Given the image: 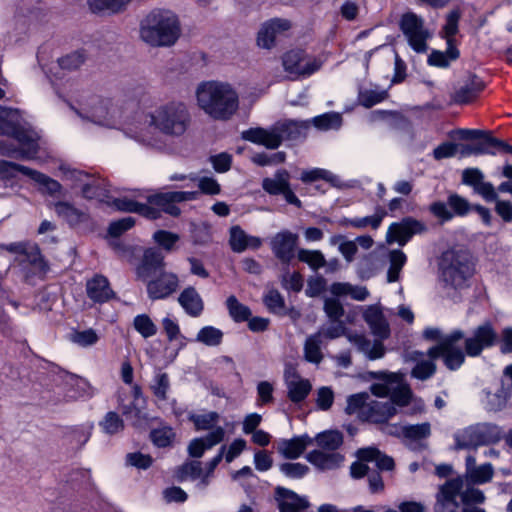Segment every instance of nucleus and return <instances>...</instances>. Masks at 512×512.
I'll use <instances>...</instances> for the list:
<instances>
[{"label":"nucleus","mask_w":512,"mask_h":512,"mask_svg":"<svg viewBox=\"0 0 512 512\" xmlns=\"http://www.w3.org/2000/svg\"><path fill=\"white\" fill-rule=\"evenodd\" d=\"M199 107L215 120H229L237 111L239 97L228 83L207 81L196 91Z\"/></svg>","instance_id":"f257e3e1"},{"label":"nucleus","mask_w":512,"mask_h":512,"mask_svg":"<svg viewBox=\"0 0 512 512\" xmlns=\"http://www.w3.org/2000/svg\"><path fill=\"white\" fill-rule=\"evenodd\" d=\"M443 282L453 289H463L476 273V259L468 249L449 248L439 258Z\"/></svg>","instance_id":"f03ea898"},{"label":"nucleus","mask_w":512,"mask_h":512,"mask_svg":"<svg viewBox=\"0 0 512 512\" xmlns=\"http://www.w3.org/2000/svg\"><path fill=\"white\" fill-rule=\"evenodd\" d=\"M140 36L152 46L173 45L180 36L177 16L170 11H151L141 22Z\"/></svg>","instance_id":"7ed1b4c3"},{"label":"nucleus","mask_w":512,"mask_h":512,"mask_svg":"<svg viewBox=\"0 0 512 512\" xmlns=\"http://www.w3.org/2000/svg\"><path fill=\"white\" fill-rule=\"evenodd\" d=\"M190 121L187 106L181 101L161 105L151 114V124L163 134L171 136L183 135Z\"/></svg>","instance_id":"20e7f679"},{"label":"nucleus","mask_w":512,"mask_h":512,"mask_svg":"<svg viewBox=\"0 0 512 512\" xmlns=\"http://www.w3.org/2000/svg\"><path fill=\"white\" fill-rule=\"evenodd\" d=\"M499 341V336L492 322L487 320L476 326L470 337L465 338V353L468 357H478L484 350L496 346Z\"/></svg>","instance_id":"39448f33"},{"label":"nucleus","mask_w":512,"mask_h":512,"mask_svg":"<svg viewBox=\"0 0 512 512\" xmlns=\"http://www.w3.org/2000/svg\"><path fill=\"white\" fill-rule=\"evenodd\" d=\"M291 175L287 169H278L273 177H265L262 180V189L271 196L282 195L285 201L295 206L302 208V202L295 194L290 183Z\"/></svg>","instance_id":"423d86ee"},{"label":"nucleus","mask_w":512,"mask_h":512,"mask_svg":"<svg viewBox=\"0 0 512 512\" xmlns=\"http://www.w3.org/2000/svg\"><path fill=\"white\" fill-rule=\"evenodd\" d=\"M399 27L415 52L423 53L426 51L428 31L424 29V21L420 16L414 12L404 13L400 18Z\"/></svg>","instance_id":"0eeeda50"},{"label":"nucleus","mask_w":512,"mask_h":512,"mask_svg":"<svg viewBox=\"0 0 512 512\" xmlns=\"http://www.w3.org/2000/svg\"><path fill=\"white\" fill-rule=\"evenodd\" d=\"M426 230L427 227L422 221L406 216L399 222H393L389 225L386 241L389 244L397 243L399 246H405L414 235L422 234Z\"/></svg>","instance_id":"6e6552de"},{"label":"nucleus","mask_w":512,"mask_h":512,"mask_svg":"<svg viewBox=\"0 0 512 512\" xmlns=\"http://www.w3.org/2000/svg\"><path fill=\"white\" fill-rule=\"evenodd\" d=\"M307 57L304 49H291L282 56V65L286 72L296 76H311L320 69L316 60L302 64Z\"/></svg>","instance_id":"1a4fd4ad"},{"label":"nucleus","mask_w":512,"mask_h":512,"mask_svg":"<svg viewBox=\"0 0 512 512\" xmlns=\"http://www.w3.org/2000/svg\"><path fill=\"white\" fill-rule=\"evenodd\" d=\"M153 277L145 281L149 299H165L176 291L179 279L175 273L162 271Z\"/></svg>","instance_id":"9d476101"},{"label":"nucleus","mask_w":512,"mask_h":512,"mask_svg":"<svg viewBox=\"0 0 512 512\" xmlns=\"http://www.w3.org/2000/svg\"><path fill=\"white\" fill-rule=\"evenodd\" d=\"M165 266V256L158 248H146L136 269L138 278L147 281L158 273L165 271Z\"/></svg>","instance_id":"9b49d317"},{"label":"nucleus","mask_w":512,"mask_h":512,"mask_svg":"<svg viewBox=\"0 0 512 512\" xmlns=\"http://www.w3.org/2000/svg\"><path fill=\"white\" fill-rule=\"evenodd\" d=\"M485 88V81L477 74L470 73L464 84L451 94V103L456 105H468L475 101Z\"/></svg>","instance_id":"f8f14e48"},{"label":"nucleus","mask_w":512,"mask_h":512,"mask_svg":"<svg viewBox=\"0 0 512 512\" xmlns=\"http://www.w3.org/2000/svg\"><path fill=\"white\" fill-rule=\"evenodd\" d=\"M462 183L473 188L486 202L497 199V192L491 182L484 181V174L479 168H466L462 172Z\"/></svg>","instance_id":"ddd939ff"},{"label":"nucleus","mask_w":512,"mask_h":512,"mask_svg":"<svg viewBox=\"0 0 512 512\" xmlns=\"http://www.w3.org/2000/svg\"><path fill=\"white\" fill-rule=\"evenodd\" d=\"M274 498L279 512H304L310 505L306 497L300 496L295 491L283 486L275 488Z\"/></svg>","instance_id":"4468645a"},{"label":"nucleus","mask_w":512,"mask_h":512,"mask_svg":"<svg viewBox=\"0 0 512 512\" xmlns=\"http://www.w3.org/2000/svg\"><path fill=\"white\" fill-rule=\"evenodd\" d=\"M86 294L96 304H104L117 298L108 278L102 274H95L87 280Z\"/></svg>","instance_id":"2eb2a0df"},{"label":"nucleus","mask_w":512,"mask_h":512,"mask_svg":"<svg viewBox=\"0 0 512 512\" xmlns=\"http://www.w3.org/2000/svg\"><path fill=\"white\" fill-rule=\"evenodd\" d=\"M12 172H18L21 173L24 176L29 177L31 180L36 182L41 186V192L46 193L50 196H55L59 193H61L63 187L61 183L50 176L32 169L30 167H27L25 165L15 163L11 164Z\"/></svg>","instance_id":"dca6fc26"},{"label":"nucleus","mask_w":512,"mask_h":512,"mask_svg":"<svg viewBox=\"0 0 512 512\" xmlns=\"http://www.w3.org/2000/svg\"><path fill=\"white\" fill-rule=\"evenodd\" d=\"M298 236L290 231H282L275 235L271 249L277 259L283 264H289L294 257Z\"/></svg>","instance_id":"f3484780"},{"label":"nucleus","mask_w":512,"mask_h":512,"mask_svg":"<svg viewBox=\"0 0 512 512\" xmlns=\"http://www.w3.org/2000/svg\"><path fill=\"white\" fill-rule=\"evenodd\" d=\"M290 28L291 22L287 19L274 18L266 21L257 34V45L264 49L273 48L277 35Z\"/></svg>","instance_id":"a211bd4d"},{"label":"nucleus","mask_w":512,"mask_h":512,"mask_svg":"<svg viewBox=\"0 0 512 512\" xmlns=\"http://www.w3.org/2000/svg\"><path fill=\"white\" fill-rule=\"evenodd\" d=\"M363 319L374 336L381 340H386L390 337L389 323L379 306L369 305L363 312Z\"/></svg>","instance_id":"6ab92c4d"},{"label":"nucleus","mask_w":512,"mask_h":512,"mask_svg":"<svg viewBox=\"0 0 512 512\" xmlns=\"http://www.w3.org/2000/svg\"><path fill=\"white\" fill-rule=\"evenodd\" d=\"M146 200V204L156 208L159 212L160 218L162 217V213L168 214L172 217H179L181 214V209L177 206L179 201L176 191L156 192L148 195Z\"/></svg>","instance_id":"aec40b11"},{"label":"nucleus","mask_w":512,"mask_h":512,"mask_svg":"<svg viewBox=\"0 0 512 512\" xmlns=\"http://www.w3.org/2000/svg\"><path fill=\"white\" fill-rule=\"evenodd\" d=\"M465 334L461 329H454L449 333L450 346L445 350L443 363L450 371L458 370L465 362V349L456 346V343L464 339Z\"/></svg>","instance_id":"412c9836"},{"label":"nucleus","mask_w":512,"mask_h":512,"mask_svg":"<svg viewBox=\"0 0 512 512\" xmlns=\"http://www.w3.org/2000/svg\"><path fill=\"white\" fill-rule=\"evenodd\" d=\"M225 437V430L221 426L210 431L203 437L194 438L190 441L187 451L192 458H201L206 450L221 443Z\"/></svg>","instance_id":"4be33fe9"},{"label":"nucleus","mask_w":512,"mask_h":512,"mask_svg":"<svg viewBox=\"0 0 512 512\" xmlns=\"http://www.w3.org/2000/svg\"><path fill=\"white\" fill-rule=\"evenodd\" d=\"M112 205L120 212L136 213L147 220L154 221L160 219L159 212L156 208L128 197L114 198Z\"/></svg>","instance_id":"5701e85b"},{"label":"nucleus","mask_w":512,"mask_h":512,"mask_svg":"<svg viewBox=\"0 0 512 512\" xmlns=\"http://www.w3.org/2000/svg\"><path fill=\"white\" fill-rule=\"evenodd\" d=\"M241 138L253 144L262 145L267 149H277L281 146L280 137L274 128L267 130L263 127H251L242 131Z\"/></svg>","instance_id":"b1692460"},{"label":"nucleus","mask_w":512,"mask_h":512,"mask_svg":"<svg viewBox=\"0 0 512 512\" xmlns=\"http://www.w3.org/2000/svg\"><path fill=\"white\" fill-rule=\"evenodd\" d=\"M54 209L58 217L62 218L70 228H76L91 220L88 212L76 208L68 201H57L54 204Z\"/></svg>","instance_id":"393cba45"},{"label":"nucleus","mask_w":512,"mask_h":512,"mask_svg":"<svg viewBox=\"0 0 512 512\" xmlns=\"http://www.w3.org/2000/svg\"><path fill=\"white\" fill-rule=\"evenodd\" d=\"M396 414V407L389 402L373 401L363 409L362 418L371 423L384 424Z\"/></svg>","instance_id":"a878e982"},{"label":"nucleus","mask_w":512,"mask_h":512,"mask_svg":"<svg viewBox=\"0 0 512 512\" xmlns=\"http://www.w3.org/2000/svg\"><path fill=\"white\" fill-rule=\"evenodd\" d=\"M229 245L233 252L241 253L248 248L257 250L262 245L259 237L248 235L240 226L230 228Z\"/></svg>","instance_id":"bb28decb"},{"label":"nucleus","mask_w":512,"mask_h":512,"mask_svg":"<svg viewBox=\"0 0 512 512\" xmlns=\"http://www.w3.org/2000/svg\"><path fill=\"white\" fill-rule=\"evenodd\" d=\"M310 127L309 121L285 120L273 126L276 134L283 140L295 141L306 136Z\"/></svg>","instance_id":"cd10ccee"},{"label":"nucleus","mask_w":512,"mask_h":512,"mask_svg":"<svg viewBox=\"0 0 512 512\" xmlns=\"http://www.w3.org/2000/svg\"><path fill=\"white\" fill-rule=\"evenodd\" d=\"M463 485L464 482L460 476L447 480L439 488L436 504H452L455 507H460L457 497L461 496Z\"/></svg>","instance_id":"c85d7f7f"},{"label":"nucleus","mask_w":512,"mask_h":512,"mask_svg":"<svg viewBox=\"0 0 512 512\" xmlns=\"http://www.w3.org/2000/svg\"><path fill=\"white\" fill-rule=\"evenodd\" d=\"M178 302L191 317H199L204 310V302L193 286H188L182 290Z\"/></svg>","instance_id":"c756f323"},{"label":"nucleus","mask_w":512,"mask_h":512,"mask_svg":"<svg viewBox=\"0 0 512 512\" xmlns=\"http://www.w3.org/2000/svg\"><path fill=\"white\" fill-rule=\"evenodd\" d=\"M11 138L20 144L19 153L21 158L34 159L36 157L39 151L38 141L20 123H18Z\"/></svg>","instance_id":"7c9ffc66"},{"label":"nucleus","mask_w":512,"mask_h":512,"mask_svg":"<svg viewBox=\"0 0 512 512\" xmlns=\"http://www.w3.org/2000/svg\"><path fill=\"white\" fill-rule=\"evenodd\" d=\"M312 443L313 439L308 434H303L283 440L279 450L286 459L294 460L299 458Z\"/></svg>","instance_id":"2f4dec72"},{"label":"nucleus","mask_w":512,"mask_h":512,"mask_svg":"<svg viewBox=\"0 0 512 512\" xmlns=\"http://www.w3.org/2000/svg\"><path fill=\"white\" fill-rule=\"evenodd\" d=\"M386 215V210L378 205L375 208V213L373 215L355 218L344 217L340 220V225L345 227L350 226L357 229H364L370 226L372 229L376 230L381 226Z\"/></svg>","instance_id":"473e14b6"},{"label":"nucleus","mask_w":512,"mask_h":512,"mask_svg":"<svg viewBox=\"0 0 512 512\" xmlns=\"http://www.w3.org/2000/svg\"><path fill=\"white\" fill-rule=\"evenodd\" d=\"M306 459L309 463L320 470H330L339 466L343 456L338 453H324L314 449L307 453Z\"/></svg>","instance_id":"72a5a7b5"},{"label":"nucleus","mask_w":512,"mask_h":512,"mask_svg":"<svg viewBox=\"0 0 512 512\" xmlns=\"http://www.w3.org/2000/svg\"><path fill=\"white\" fill-rule=\"evenodd\" d=\"M161 424L160 427L150 430L149 439L155 447L164 449L173 446L176 433L170 425L163 422Z\"/></svg>","instance_id":"f704fd0d"},{"label":"nucleus","mask_w":512,"mask_h":512,"mask_svg":"<svg viewBox=\"0 0 512 512\" xmlns=\"http://www.w3.org/2000/svg\"><path fill=\"white\" fill-rule=\"evenodd\" d=\"M297 381H290L287 383V397L293 403L303 402L312 390V385L308 379L300 378L298 374H295Z\"/></svg>","instance_id":"c9c22d12"},{"label":"nucleus","mask_w":512,"mask_h":512,"mask_svg":"<svg viewBox=\"0 0 512 512\" xmlns=\"http://www.w3.org/2000/svg\"><path fill=\"white\" fill-rule=\"evenodd\" d=\"M133 0H87L89 9L93 13L108 11L112 14H118L125 11Z\"/></svg>","instance_id":"e433bc0d"},{"label":"nucleus","mask_w":512,"mask_h":512,"mask_svg":"<svg viewBox=\"0 0 512 512\" xmlns=\"http://www.w3.org/2000/svg\"><path fill=\"white\" fill-rule=\"evenodd\" d=\"M372 377L377 380L383 381V383H374L371 385V392L377 397H387L390 395V384H394L398 381V376L392 372L376 371L371 373Z\"/></svg>","instance_id":"4c0bfd02"},{"label":"nucleus","mask_w":512,"mask_h":512,"mask_svg":"<svg viewBox=\"0 0 512 512\" xmlns=\"http://www.w3.org/2000/svg\"><path fill=\"white\" fill-rule=\"evenodd\" d=\"M455 444L458 449H475L483 446L479 426L469 427L462 435L455 436Z\"/></svg>","instance_id":"58836bf2"},{"label":"nucleus","mask_w":512,"mask_h":512,"mask_svg":"<svg viewBox=\"0 0 512 512\" xmlns=\"http://www.w3.org/2000/svg\"><path fill=\"white\" fill-rule=\"evenodd\" d=\"M226 308L229 316L235 323L246 322L252 316L251 309L247 305L241 303L235 295H230L226 299Z\"/></svg>","instance_id":"ea45409f"},{"label":"nucleus","mask_w":512,"mask_h":512,"mask_svg":"<svg viewBox=\"0 0 512 512\" xmlns=\"http://www.w3.org/2000/svg\"><path fill=\"white\" fill-rule=\"evenodd\" d=\"M315 441L322 449L334 451L342 445L343 435L337 430H327L318 433Z\"/></svg>","instance_id":"a19ab883"},{"label":"nucleus","mask_w":512,"mask_h":512,"mask_svg":"<svg viewBox=\"0 0 512 512\" xmlns=\"http://www.w3.org/2000/svg\"><path fill=\"white\" fill-rule=\"evenodd\" d=\"M223 332L219 328L208 325L202 327L196 336V341L209 347L219 346L223 341Z\"/></svg>","instance_id":"79ce46f5"},{"label":"nucleus","mask_w":512,"mask_h":512,"mask_svg":"<svg viewBox=\"0 0 512 512\" xmlns=\"http://www.w3.org/2000/svg\"><path fill=\"white\" fill-rule=\"evenodd\" d=\"M93 429L94 424L89 422L69 427L66 434L71 437V443H76L83 447L90 440Z\"/></svg>","instance_id":"37998d69"},{"label":"nucleus","mask_w":512,"mask_h":512,"mask_svg":"<svg viewBox=\"0 0 512 512\" xmlns=\"http://www.w3.org/2000/svg\"><path fill=\"white\" fill-rule=\"evenodd\" d=\"M188 420L194 424L197 431L201 430H214L216 423L219 420V414L215 411H210L206 414L190 413Z\"/></svg>","instance_id":"c03bdc74"},{"label":"nucleus","mask_w":512,"mask_h":512,"mask_svg":"<svg viewBox=\"0 0 512 512\" xmlns=\"http://www.w3.org/2000/svg\"><path fill=\"white\" fill-rule=\"evenodd\" d=\"M202 475V467L200 461H186L178 466L175 476L179 482H183L188 478L192 480L199 479Z\"/></svg>","instance_id":"a18cd8bd"},{"label":"nucleus","mask_w":512,"mask_h":512,"mask_svg":"<svg viewBox=\"0 0 512 512\" xmlns=\"http://www.w3.org/2000/svg\"><path fill=\"white\" fill-rule=\"evenodd\" d=\"M134 329L145 339L157 333V326L147 314H138L133 319Z\"/></svg>","instance_id":"49530a36"},{"label":"nucleus","mask_w":512,"mask_h":512,"mask_svg":"<svg viewBox=\"0 0 512 512\" xmlns=\"http://www.w3.org/2000/svg\"><path fill=\"white\" fill-rule=\"evenodd\" d=\"M102 431L108 435H114L124 429V421L117 412L109 411L99 422Z\"/></svg>","instance_id":"de8ad7c7"},{"label":"nucleus","mask_w":512,"mask_h":512,"mask_svg":"<svg viewBox=\"0 0 512 512\" xmlns=\"http://www.w3.org/2000/svg\"><path fill=\"white\" fill-rule=\"evenodd\" d=\"M298 260L306 263L311 269L318 270L326 264L323 253L319 250L300 249L297 254Z\"/></svg>","instance_id":"09e8293b"},{"label":"nucleus","mask_w":512,"mask_h":512,"mask_svg":"<svg viewBox=\"0 0 512 512\" xmlns=\"http://www.w3.org/2000/svg\"><path fill=\"white\" fill-rule=\"evenodd\" d=\"M313 125L319 130L339 128L342 124V116L339 113L327 112L312 119Z\"/></svg>","instance_id":"8fccbe9b"},{"label":"nucleus","mask_w":512,"mask_h":512,"mask_svg":"<svg viewBox=\"0 0 512 512\" xmlns=\"http://www.w3.org/2000/svg\"><path fill=\"white\" fill-rule=\"evenodd\" d=\"M481 438L484 445H493L499 443L504 437L502 428L493 423H485L479 426Z\"/></svg>","instance_id":"3c124183"},{"label":"nucleus","mask_w":512,"mask_h":512,"mask_svg":"<svg viewBox=\"0 0 512 512\" xmlns=\"http://www.w3.org/2000/svg\"><path fill=\"white\" fill-rule=\"evenodd\" d=\"M402 434L409 440L419 441L430 436L431 426L428 422L405 425L402 427Z\"/></svg>","instance_id":"603ef678"},{"label":"nucleus","mask_w":512,"mask_h":512,"mask_svg":"<svg viewBox=\"0 0 512 512\" xmlns=\"http://www.w3.org/2000/svg\"><path fill=\"white\" fill-rule=\"evenodd\" d=\"M153 240L157 245L167 252L174 249L176 243L180 240V236L177 233L159 229L153 233Z\"/></svg>","instance_id":"864d4df0"},{"label":"nucleus","mask_w":512,"mask_h":512,"mask_svg":"<svg viewBox=\"0 0 512 512\" xmlns=\"http://www.w3.org/2000/svg\"><path fill=\"white\" fill-rule=\"evenodd\" d=\"M135 224L136 220L131 216L111 221L107 228V235L111 238H119L125 232L133 228Z\"/></svg>","instance_id":"5fc2aeb1"},{"label":"nucleus","mask_w":512,"mask_h":512,"mask_svg":"<svg viewBox=\"0 0 512 512\" xmlns=\"http://www.w3.org/2000/svg\"><path fill=\"white\" fill-rule=\"evenodd\" d=\"M461 18V11L459 8L451 10L445 19V24L442 27V38L455 39V35L459 32V20Z\"/></svg>","instance_id":"6e6d98bb"},{"label":"nucleus","mask_w":512,"mask_h":512,"mask_svg":"<svg viewBox=\"0 0 512 512\" xmlns=\"http://www.w3.org/2000/svg\"><path fill=\"white\" fill-rule=\"evenodd\" d=\"M85 59V50L81 49L60 57L58 65L61 69L72 71L78 69L85 62Z\"/></svg>","instance_id":"4d7b16f0"},{"label":"nucleus","mask_w":512,"mask_h":512,"mask_svg":"<svg viewBox=\"0 0 512 512\" xmlns=\"http://www.w3.org/2000/svg\"><path fill=\"white\" fill-rule=\"evenodd\" d=\"M413 392L409 385L404 384L396 387L390 393V404L394 407H405L408 406L412 400Z\"/></svg>","instance_id":"13d9d810"},{"label":"nucleus","mask_w":512,"mask_h":512,"mask_svg":"<svg viewBox=\"0 0 512 512\" xmlns=\"http://www.w3.org/2000/svg\"><path fill=\"white\" fill-rule=\"evenodd\" d=\"M447 204L451 208V212L453 213V216H466L470 210H472V205L469 203V201L460 196L457 193H452L448 196Z\"/></svg>","instance_id":"bf43d9fd"},{"label":"nucleus","mask_w":512,"mask_h":512,"mask_svg":"<svg viewBox=\"0 0 512 512\" xmlns=\"http://www.w3.org/2000/svg\"><path fill=\"white\" fill-rule=\"evenodd\" d=\"M170 389V381L167 373H158L153 380L151 390L153 395L160 401L167 400V393Z\"/></svg>","instance_id":"052dcab7"},{"label":"nucleus","mask_w":512,"mask_h":512,"mask_svg":"<svg viewBox=\"0 0 512 512\" xmlns=\"http://www.w3.org/2000/svg\"><path fill=\"white\" fill-rule=\"evenodd\" d=\"M279 470L289 479H302L309 472V467L299 462H284L279 465Z\"/></svg>","instance_id":"680f3d73"},{"label":"nucleus","mask_w":512,"mask_h":512,"mask_svg":"<svg viewBox=\"0 0 512 512\" xmlns=\"http://www.w3.org/2000/svg\"><path fill=\"white\" fill-rule=\"evenodd\" d=\"M388 96L387 91L364 90L358 94V102L365 108H372L383 102Z\"/></svg>","instance_id":"e2e57ef3"},{"label":"nucleus","mask_w":512,"mask_h":512,"mask_svg":"<svg viewBox=\"0 0 512 512\" xmlns=\"http://www.w3.org/2000/svg\"><path fill=\"white\" fill-rule=\"evenodd\" d=\"M300 180L303 183H313L318 180H325L327 182L333 183L335 180V176L322 168H312L309 170H304L301 173Z\"/></svg>","instance_id":"0e129e2a"},{"label":"nucleus","mask_w":512,"mask_h":512,"mask_svg":"<svg viewBox=\"0 0 512 512\" xmlns=\"http://www.w3.org/2000/svg\"><path fill=\"white\" fill-rule=\"evenodd\" d=\"M437 367L433 361L422 360L412 368L411 376L425 381L431 378L436 373Z\"/></svg>","instance_id":"69168bd1"},{"label":"nucleus","mask_w":512,"mask_h":512,"mask_svg":"<svg viewBox=\"0 0 512 512\" xmlns=\"http://www.w3.org/2000/svg\"><path fill=\"white\" fill-rule=\"evenodd\" d=\"M263 303L266 306V308L272 313H277L278 311L285 308L284 297L275 288L270 289L264 295Z\"/></svg>","instance_id":"338daca9"},{"label":"nucleus","mask_w":512,"mask_h":512,"mask_svg":"<svg viewBox=\"0 0 512 512\" xmlns=\"http://www.w3.org/2000/svg\"><path fill=\"white\" fill-rule=\"evenodd\" d=\"M324 311L330 321H339L345 314L344 307L337 298H327L324 302Z\"/></svg>","instance_id":"774afa93"}]
</instances>
